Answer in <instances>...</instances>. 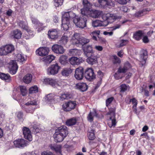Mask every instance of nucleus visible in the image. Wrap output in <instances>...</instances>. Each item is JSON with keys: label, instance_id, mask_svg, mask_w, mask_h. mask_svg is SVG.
Instances as JSON below:
<instances>
[{"label": "nucleus", "instance_id": "1", "mask_svg": "<svg viewBox=\"0 0 155 155\" xmlns=\"http://www.w3.org/2000/svg\"><path fill=\"white\" fill-rule=\"evenodd\" d=\"M109 111L107 114V115H112L110 117L108 120V124L109 127L111 128L113 127H114L116 125V121L115 118V108H109Z\"/></svg>", "mask_w": 155, "mask_h": 155}, {"label": "nucleus", "instance_id": "2", "mask_svg": "<svg viewBox=\"0 0 155 155\" xmlns=\"http://www.w3.org/2000/svg\"><path fill=\"white\" fill-rule=\"evenodd\" d=\"M87 21L86 18L78 16H76L73 20L76 26L81 28H83L86 26Z\"/></svg>", "mask_w": 155, "mask_h": 155}, {"label": "nucleus", "instance_id": "3", "mask_svg": "<svg viewBox=\"0 0 155 155\" xmlns=\"http://www.w3.org/2000/svg\"><path fill=\"white\" fill-rule=\"evenodd\" d=\"M15 50L14 46L11 44L3 46L0 48V55H6Z\"/></svg>", "mask_w": 155, "mask_h": 155}, {"label": "nucleus", "instance_id": "4", "mask_svg": "<svg viewBox=\"0 0 155 155\" xmlns=\"http://www.w3.org/2000/svg\"><path fill=\"white\" fill-rule=\"evenodd\" d=\"M82 3L84 8L81 9V13L84 16L86 14H88V12H90L92 5L87 0H83Z\"/></svg>", "mask_w": 155, "mask_h": 155}, {"label": "nucleus", "instance_id": "5", "mask_svg": "<svg viewBox=\"0 0 155 155\" xmlns=\"http://www.w3.org/2000/svg\"><path fill=\"white\" fill-rule=\"evenodd\" d=\"M60 68L57 63L51 65L47 69V73L49 75H55L58 73Z\"/></svg>", "mask_w": 155, "mask_h": 155}, {"label": "nucleus", "instance_id": "6", "mask_svg": "<svg viewBox=\"0 0 155 155\" xmlns=\"http://www.w3.org/2000/svg\"><path fill=\"white\" fill-rule=\"evenodd\" d=\"M103 19L104 20L105 24H107V25L109 23L113 22L116 19V17L114 14L107 13L103 14L102 16Z\"/></svg>", "mask_w": 155, "mask_h": 155}, {"label": "nucleus", "instance_id": "7", "mask_svg": "<svg viewBox=\"0 0 155 155\" xmlns=\"http://www.w3.org/2000/svg\"><path fill=\"white\" fill-rule=\"evenodd\" d=\"M76 105L75 101H69L67 102L64 104L62 106L64 110L66 111H69L74 109Z\"/></svg>", "mask_w": 155, "mask_h": 155}, {"label": "nucleus", "instance_id": "8", "mask_svg": "<svg viewBox=\"0 0 155 155\" xmlns=\"http://www.w3.org/2000/svg\"><path fill=\"white\" fill-rule=\"evenodd\" d=\"M84 68L82 67H79L77 68L75 71L74 76L78 80H82L84 78Z\"/></svg>", "mask_w": 155, "mask_h": 155}, {"label": "nucleus", "instance_id": "9", "mask_svg": "<svg viewBox=\"0 0 155 155\" xmlns=\"http://www.w3.org/2000/svg\"><path fill=\"white\" fill-rule=\"evenodd\" d=\"M85 78L89 81H91L95 78V75L93 69L91 68H87L85 71Z\"/></svg>", "mask_w": 155, "mask_h": 155}, {"label": "nucleus", "instance_id": "10", "mask_svg": "<svg viewBox=\"0 0 155 155\" xmlns=\"http://www.w3.org/2000/svg\"><path fill=\"white\" fill-rule=\"evenodd\" d=\"M8 68L10 73L14 74L17 72L18 67L15 61L11 60L9 63Z\"/></svg>", "mask_w": 155, "mask_h": 155}, {"label": "nucleus", "instance_id": "11", "mask_svg": "<svg viewBox=\"0 0 155 155\" xmlns=\"http://www.w3.org/2000/svg\"><path fill=\"white\" fill-rule=\"evenodd\" d=\"M22 131L24 137L29 141H31L32 140L31 132L29 128L26 127H24L22 129Z\"/></svg>", "mask_w": 155, "mask_h": 155}, {"label": "nucleus", "instance_id": "12", "mask_svg": "<svg viewBox=\"0 0 155 155\" xmlns=\"http://www.w3.org/2000/svg\"><path fill=\"white\" fill-rule=\"evenodd\" d=\"M58 31L57 29H51L48 32V37L53 40H55L58 38Z\"/></svg>", "mask_w": 155, "mask_h": 155}, {"label": "nucleus", "instance_id": "13", "mask_svg": "<svg viewBox=\"0 0 155 155\" xmlns=\"http://www.w3.org/2000/svg\"><path fill=\"white\" fill-rule=\"evenodd\" d=\"M131 68L130 64L128 62H126L123 66L120 67L118 69L117 73H125L127 71Z\"/></svg>", "mask_w": 155, "mask_h": 155}, {"label": "nucleus", "instance_id": "14", "mask_svg": "<svg viewBox=\"0 0 155 155\" xmlns=\"http://www.w3.org/2000/svg\"><path fill=\"white\" fill-rule=\"evenodd\" d=\"M53 51L57 54H61L64 53V49L61 45L55 44L52 47Z\"/></svg>", "mask_w": 155, "mask_h": 155}, {"label": "nucleus", "instance_id": "15", "mask_svg": "<svg viewBox=\"0 0 155 155\" xmlns=\"http://www.w3.org/2000/svg\"><path fill=\"white\" fill-rule=\"evenodd\" d=\"M88 14H86L84 16L87 17L90 16L94 18H98L101 14L102 12L95 10H91L90 12H88Z\"/></svg>", "mask_w": 155, "mask_h": 155}, {"label": "nucleus", "instance_id": "16", "mask_svg": "<svg viewBox=\"0 0 155 155\" xmlns=\"http://www.w3.org/2000/svg\"><path fill=\"white\" fill-rule=\"evenodd\" d=\"M44 82L45 84H49L54 87L60 85L56 80L51 78H45L44 79Z\"/></svg>", "mask_w": 155, "mask_h": 155}, {"label": "nucleus", "instance_id": "17", "mask_svg": "<svg viewBox=\"0 0 155 155\" xmlns=\"http://www.w3.org/2000/svg\"><path fill=\"white\" fill-rule=\"evenodd\" d=\"M14 144L16 147L18 148L24 147L26 146L25 140L23 139H19L15 140Z\"/></svg>", "mask_w": 155, "mask_h": 155}, {"label": "nucleus", "instance_id": "18", "mask_svg": "<svg viewBox=\"0 0 155 155\" xmlns=\"http://www.w3.org/2000/svg\"><path fill=\"white\" fill-rule=\"evenodd\" d=\"M83 60L81 58L72 57L69 59V62L72 65H79L83 62Z\"/></svg>", "mask_w": 155, "mask_h": 155}, {"label": "nucleus", "instance_id": "19", "mask_svg": "<svg viewBox=\"0 0 155 155\" xmlns=\"http://www.w3.org/2000/svg\"><path fill=\"white\" fill-rule=\"evenodd\" d=\"M55 131L65 137L68 134L67 128L65 126H62L59 127Z\"/></svg>", "mask_w": 155, "mask_h": 155}, {"label": "nucleus", "instance_id": "20", "mask_svg": "<svg viewBox=\"0 0 155 155\" xmlns=\"http://www.w3.org/2000/svg\"><path fill=\"white\" fill-rule=\"evenodd\" d=\"M140 58L141 60V62L142 66H143L145 64L146 60L148 58L147 51L146 50H143L140 54Z\"/></svg>", "mask_w": 155, "mask_h": 155}, {"label": "nucleus", "instance_id": "21", "mask_svg": "<svg viewBox=\"0 0 155 155\" xmlns=\"http://www.w3.org/2000/svg\"><path fill=\"white\" fill-rule=\"evenodd\" d=\"M86 61L89 64L93 65L97 63V57L94 54H91L86 59Z\"/></svg>", "mask_w": 155, "mask_h": 155}, {"label": "nucleus", "instance_id": "22", "mask_svg": "<svg viewBox=\"0 0 155 155\" xmlns=\"http://www.w3.org/2000/svg\"><path fill=\"white\" fill-rule=\"evenodd\" d=\"M36 53L39 56H43L48 54V50L46 48H41L36 51Z\"/></svg>", "mask_w": 155, "mask_h": 155}, {"label": "nucleus", "instance_id": "23", "mask_svg": "<svg viewBox=\"0 0 155 155\" xmlns=\"http://www.w3.org/2000/svg\"><path fill=\"white\" fill-rule=\"evenodd\" d=\"M84 53L87 57L90 55V54H94V52L91 45H87L84 49Z\"/></svg>", "mask_w": 155, "mask_h": 155}, {"label": "nucleus", "instance_id": "24", "mask_svg": "<svg viewBox=\"0 0 155 155\" xmlns=\"http://www.w3.org/2000/svg\"><path fill=\"white\" fill-rule=\"evenodd\" d=\"M31 20L32 23L36 25H37L38 26V31L39 32L45 28V26H43V24L42 23L40 22L38 20L34 18H32Z\"/></svg>", "mask_w": 155, "mask_h": 155}, {"label": "nucleus", "instance_id": "25", "mask_svg": "<svg viewBox=\"0 0 155 155\" xmlns=\"http://www.w3.org/2000/svg\"><path fill=\"white\" fill-rule=\"evenodd\" d=\"M75 87L83 92L86 91L88 88L86 84L84 83H78L76 84Z\"/></svg>", "mask_w": 155, "mask_h": 155}, {"label": "nucleus", "instance_id": "26", "mask_svg": "<svg viewBox=\"0 0 155 155\" xmlns=\"http://www.w3.org/2000/svg\"><path fill=\"white\" fill-rule=\"evenodd\" d=\"M63 135L59 134L58 133L55 131V133L53 135V137L54 138V141L56 142H62L64 138L65 137Z\"/></svg>", "mask_w": 155, "mask_h": 155}, {"label": "nucleus", "instance_id": "27", "mask_svg": "<svg viewBox=\"0 0 155 155\" xmlns=\"http://www.w3.org/2000/svg\"><path fill=\"white\" fill-rule=\"evenodd\" d=\"M0 78L7 82H9L11 81V78L8 74L0 72Z\"/></svg>", "mask_w": 155, "mask_h": 155}, {"label": "nucleus", "instance_id": "28", "mask_svg": "<svg viewBox=\"0 0 155 155\" xmlns=\"http://www.w3.org/2000/svg\"><path fill=\"white\" fill-rule=\"evenodd\" d=\"M81 38L79 33H75L72 38L71 41L73 44L76 45L79 44V40Z\"/></svg>", "mask_w": 155, "mask_h": 155}, {"label": "nucleus", "instance_id": "29", "mask_svg": "<svg viewBox=\"0 0 155 155\" xmlns=\"http://www.w3.org/2000/svg\"><path fill=\"white\" fill-rule=\"evenodd\" d=\"M105 22L104 21H101L99 20H96L93 21L92 23V25L94 27H97L98 26H106L107 25V24H105Z\"/></svg>", "mask_w": 155, "mask_h": 155}, {"label": "nucleus", "instance_id": "30", "mask_svg": "<svg viewBox=\"0 0 155 155\" xmlns=\"http://www.w3.org/2000/svg\"><path fill=\"white\" fill-rule=\"evenodd\" d=\"M50 147L51 150L55 151L56 153H59L61 154V145H53L51 144L50 145Z\"/></svg>", "mask_w": 155, "mask_h": 155}, {"label": "nucleus", "instance_id": "31", "mask_svg": "<svg viewBox=\"0 0 155 155\" xmlns=\"http://www.w3.org/2000/svg\"><path fill=\"white\" fill-rule=\"evenodd\" d=\"M12 34V36L14 38L19 39L21 38L22 33L19 30L16 29L13 31V33Z\"/></svg>", "mask_w": 155, "mask_h": 155}, {"label": "nucleus", "instance_id": "32", "mask_svg": "<svg viewBox=\"0 0 155 155\" xmlns=\"http://www.w3.org/2000/svg\"><path fill=\"white\" fill-rule=\"evenodd\" d=\"M77 122V119L73 117L67 120L66 124L68 126H71L75 125Z\"/></svg>", "mask_w": 155, "mask_h": 155}, {"label": "nucleus", "instance_id": "33", "mask_svg": "<svg viewBox=\"0 0 155 155\" xmlns=\"http://www.w3.org/2000/svg\"><path fill=\"white\" fill-rule=\"evenodd\" d=\"M32 78V75L31 74H27L23 77V81L25 83L28 84L31 81Z\"/></svg>", "mask_w": 155, "mask_h": 155}, {"label": "nucleus", "instance_id": "34", "mask_svg": "<svg viewBox=\"0 0 155 155\" xmlns=\"http://www.w3.org/2000/svg\"><path fill=\"white\" fill-rule=\"evenodd\" d=\"M73 71V69L70 68H66L64 69L62 72V75L64 76H68Z\"/></svg>", "mask_w": 155, "mask_h": 155}, {"label": "nucleus", "instance_id": "35", "mask_svg": "<svg viewBox=\"0 0 155 155\" xmlns=\"http://www.w3.org/2000/svg\"><path fill=\"white\" fill-rule=\"evenodd\" d=\"M68 41V38L66 35L62 36L59 41V43L62 45L66 44Z\"/></svg>", "mask_w": 155, "mask_h": 155}, {"label": "nucleus", "instance_id": "36", "mask_svg": "<svg viewBox=\"0 0 155 155\" xmlns=\"http://www.w3.org/2000/svg\"><path fill=\"white\" fill-rule=\"evenodd\" d=\"M115 5L114 2L110 0H106L104 6L108 8H110Z\"/></svg>", "mask_w": 155, "mask_h": 155}, {"label": "nucleus", "instance_id": "37", "mask_svg": "<svg viewBox=\"0 0 155 155\" xmlns=\"http://www.w3.org/2000/svg\"><path fill=\"white\" fill-rule=\"evenodd\" d=\"M93 116L97 117V114L95 110L93 113L91 112H90L87 117V119L88 121L91 122L93 121Z\"/></svg>", "mask_w": 155, "mask_h": 155}, {"label": "nucleus", "instance_id": "38", "mask_svg": "<svg viewBox=\"0 0 155 155\" xmlns=\"http://www.w3.org/2000/svg\"><path fill=\"white\" fill-rule=\"evenodd\" d=\"M142 35V31L140 30L137 31L134 34V37L136 40H139L141 39Z\"/></svg>", "mask_w": 155, "mask_h": 155}, {"label": "nucleus", "instance_id": "39", "mask_svg": "<svg viewBox=\"0 0 155 155\" xmlns=\"http://www.w3.org/2000/svg\"><path fill=\"white\" fill-rule=\"evenodd\" d=\"M67 56L64 55H62L60 56L59 60L60 62L62 64H64L67 63Z\"/></svg>", "mask_w": 155, "mask_h": 155}, {"label": "nucleus", "instance_id": "40", "mask_svg": "<svg viewBox=\"0 0 155 155\" xmlns=\"http://www.w3.org/2000/svg\"><path fill=\"white\" fill-rule=\"evenodd\" d=\"M89 41L90 40L89 39H86L84 37H81L79 40L80 43H79V44L84 45L88 43Z\"/></svg>", "mask_w": 155, "mask_h": 155}, {"label": "nucleus", "instance_id": "41", "mask_svg": "<svg viewBox=\"0 0 155 155\" xmlns=\"http://www.w3.org/2000/svg\"><path fill=\"white\" fill-rule=\"evenodd\" d=\"M29 91V94L36 93L38 92V88L37 86H35L30 87Z\"/></svg>", "mask_w": 155, "mask_h": 155}, {"label": "nucleus", "instance_id": "42", "mask_svg": "<svg viewBox=\"0 0 155 155\" xmlns=\"http://www.w3.org/2000/svg\"><path fill=\"white\" fill-rule=\"evenodd\" d=\"M89 140H93L95 138V135L94 133V130H91V132H89L87 134Z\"/></svg>", "mask_w": 155, "mask_h": 155}, {"label": "nucleus", "instance_id": "43", "mask_svg": "<svg viewBox=\"0 0 155 155\" xmlns=\"http://www.w3.org/2000/svg\"><path fill=\"white\" fill-rule=\"evenodd\" d=\"M100 32L99 31H94L91 33V36L93 40H97V36L99 35Z\"/></svg>", "mask_w": 155, "mask_h": 155}, {"label": "nucleus", "instance_id": "44", "mask_svg": "<svg viewBox=\"0 0 155 155\" xmlns=\"http://www.w3.org/2000/svg\"><path fill=\"white\" fill-rule=\"evenodd\" d=\"M54 94H50L47 95L45 98V100L46 101L48 102L54 100Z\"/></svg>", "mask_w": 155, "mask_h": 155}, {"label": "nucleus", "instance_id": "45", "mask_svg": "<svg viewBox=\"0 0 155 155\" xmlns=\"http://www.w3.org/2000/svg\"><path fill=\"white\" fill-rule=\"evenodd\" d=\"M129 87L128 85L126 84H122L120 86V92H124L126 91Z\"/></svg>", "mask_w": 155, "mask_h": 155}, {"label": "nucleus", "instance_id": "46", "mask_svg": "<svg viewBox=\"0 0 155 155\" xmlns=\"http://www.w3.org/2000/svg\"><path fill=\"white\" fill-rule=\"evenodd\" d=\"M20 89L21 94L23 96H25L27 93L26 87L24 86H21L20 87Z\"/></svg>", "mask_w": 155, "mask_h": 155}, {"label": "nucleus", "instance_id": "47", "mask_svg": "<svg viewBox=\"0 0 155 155\" xmlns=\"http://www.w3.org/2000/svg\"><path fill=\"white\" fill-rule=\"evenodd\" d=\"M71 97L70 95L68 94H64L61 95L60 98L62 101L68 99Z\"/></svg>", "mask_w": 155, "mask_h": 155}, {"label": "nucleus", "instance_id": "48", "mask_svg": "<svg viewBox=\"0 0 155 155\" xmlns=\"http://www.w3.org/2000/svg\"><path fill=\"white\" fill-rule=\"evenodd\" d=\"M146 11V9H143L141 11H139L136 12L134 14L135 17H139L144 15L145 13H144Z\"/></svg>", "mask_w": 155, "mask_h": 155}, {"label": "nucleus", "instance_id": "49", "mask_svg": "<svg viewBox=\"0 0 155 155\" xmlns=\"http://www.w3.org/2000/svg\"><path fill=\"white\" fill-rule=\"evenodd\" d=\"M128 40H120V43L119 46V48L123 47L126 45L128 42Z\"/></svg>", "mask_w": 155, "mask_h": 155}, {"label": "nucleus", "instance_id": "50", "mask_svg": "<svg viewBox=\"0 0 155 155\" xmlns=\"http://www.w3.org/2000/svg\"><path fill=\"white\" fill-rule=\"evenodd\" d=\"M114 59L113 61V63L114 64H120L121 63V61L119 58L117 57V56L116 55H114L113 56Z\"/></svg>", "mask_w": 155, "mask_h": 155}, {"label": "nucleus", "instance_id": "51", "mask_svg": "<svg viewBox=\"0 0 155 155\" xmlns=\"http://www.w3.org/2000/svg\"><path fill=\"white\" fill-rule=\"evenodd\" d=\"M64 0H54V5L55 7H58L61 5L63 2Z\"/></svg>", "mask_w": 155, "mask_h": 155}, {"label": "nucleus", "instance_id": "52", "mask_svg": "<svg viewBox=\"0 0 155 155\" xmlns=\"http://www.w3.org/2000/svg\"><path fill=\"white\" fill-rule=\"evenodd\" d=\"M17 60L20 62H23L25 60L24 56L21 54H18L17 56Z\"/></svg>", "mask_w": 155, "mask_h": 155}, {"label": "nucleus", "instance_id": "53", "mask_svg": "<svg viewBox=\"0 0 155 155\" xmlns=\"http://www.w3.org/2000/svg\"><path fill=\"white\" fill-rule=\"evenodd\" d=\"M79 51L76 49H71L69 51V52L73 55H77L79 54Z\"/></svg>", "mask_w": 155, "mask_h": 155}, {"label": "nucleus", "instance_id": "54", "mask_svg": "<svg viewBox=\"0 0 155 155\" xmlns=\"http://www.w3.org/2000/svg\"><path fill=\"white\" fill-rule=\"evenodd\" d=\"M55 57L52 55H50L47 57V60L48 62L50 63L53 60H54Z\"/></svg>", "mask_w": 155, "mask_h": 155}, {"label": "nucleus", "instance_id": "55", "mask_svg": "<svg viewBox=\"0 0 155 155\" xmlns=\"http://www.w3.org/2000/svg\"><path fill=\"white\" fill-rule=\"evenodd\" d=\"M18 25L20 27L23 29H26L27 28V26L25 23L22 21H20L18 23Z\"/></svg>", "mask_w": 155, "mask_h": 155}, {"label": "nucleus", "instance_id": "56", "mask_svg": "<svg viewBox=\"0 0 155 155\" xmlns=\"http://www.w3.org/2000/svg\"><path fill=\"white\" fill-rule=\"evenodd\" d=\"M114 100L113 97H111L107 99L106 101V104L107 107H108L109 104L112 102Z\"/></svg>", "mask_w": 155, "mask_h": 155}, {"label": "nucleus", "instance_id": "57", "mask_svg": "<svg viewBox=\"0 0 155 155\" xmlns=\"http://www.w3.org/2000/svg\"><path fill=\"white\" fill-rule=\"evenodd\" d=\"M69 24H67L66 23H63L62 22L61 28L63 29L65 31H67L69 28Z\"/></svg>", "mask_w": 155, "mask_h": 155}, {"label": "nucleus", "instance_id": "58", "mask_svg": "<svg viewBox=\"0 0 155 155\" xmlns=\"http://www.w3.org/2000/svg\"><path fill=\"white\" fill-rule=\"evenodd\" d=\"M73 14L72 12H65L63 15L62 18H70L71 15Z\"/></svg>", "mask_w": 155, "mask_h": 155}, {"label": "nucleus", "instance_id": "59", "mask_svg": "<svg viewBox=\"0 0 155 155\" xmlns=\"http://www.w3.org/2000/svg\"><path fill=\"white\" fill-rule=\"evenodd\" d=\"M70 18H62V22L63 23H66L67 24H69Z\"/></svg>", "mask_w": 155, "mask_h": 155}, {"label": "nucleus", "instance_id": "60", "mask_svg": "<svg viewBox=\"0 0 155 155\" xmlns=\"http://www.w3.org/2000/svg\"><path fill=\"white\" fill-rule=\"evenodd\" d=\"M17 117L19 120L22 118L23 114L22 112L18 111L16 113Z\"/></svg>", "mask_w": 155, "mask_h": 155}, {"label": "nucleus", "instance_id": "61", "mask_svg": "<svg viewBox=\"0 0 155 155\" xmlns=\"http://www.w3.org/2000/svg\"><path fill=\"white\" fill-rule=\"evenodd\" d=\"M103 34L104 35H108L109 36H112L113 34V31L108 32L105 31L104 32Z\"/></svg>", "mask_w": 155, "mask_h": 155}, {"label": "nucleus", "instance_id": "62", "mask_svg": "<svg viewBox=\"0 0 155 155\" xmlns=\"http://www.w3.org/2000/svg\"><path fill=\"white\" fill-rule=\"evenodd\" d=\"M130 102H132L134 105H137V100L135 98H133L132 99H131L130 101Z\"/></svg>", "mask_w": 155, "mask_h": 155}, {"label": "nucleus", "instance_id": "63", "mask_svg": "<svg viewBox=\"0 0 155 155\" xmlns=\"http://www.w3.org/2000/svg\"><path fill=\"white\" fill-rule=\"evenodd\" d=\"M41 155H53L52 153L50 152L44 151L41 153Z\"/></svg>", "mask_w": 155, "mask_h": 155}, {"label": "nucleus", "instance_id": "64", "mask_svg": "<svg viewBox=\"0 0 155 155\" xmlns=\"http://www.w3.org/2000/svg\"><path fill=\"white\" fill-rule=\"evenodd\" d=\"M143 42L145 43H148L149 41V40L147 37L146 36H145L143 37Z\"/></svg>", "mask_w": 155, "mask_h": 155}]
</instances>
